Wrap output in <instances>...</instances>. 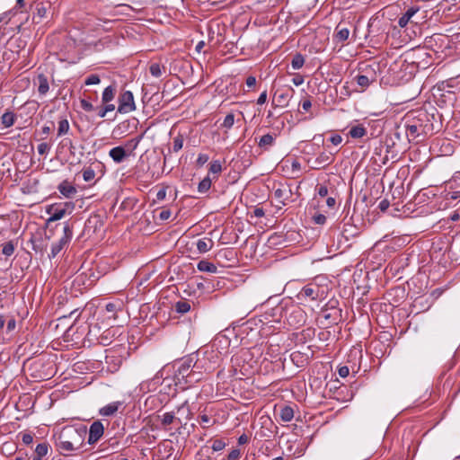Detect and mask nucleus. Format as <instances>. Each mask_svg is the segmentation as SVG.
<instances>
[{
  "instance_id": "obj_1",
  "label": "nucleus",
  "mask_w": 460,
  "mask_h": 460,
  "mask_svg": "<svg viewBox=\"0 0 460 460\" xmlns=\"http://www.w3.org/2000/svg\"><path fill=\"white\" fill-rule=\"evenodd\" d=\"M84 438L81 432L76 429H65L58 438L57 447L61 454L78 450L82 447Z\"/></svg>"
},
{
  "instance_id": "obj_34",
  "label": "nucleus",
  "mask_w": 460,
  "mask_h": 460,
  "mask_svg": "<svg viewBox=\"0 0 460 460\" xmlns=\"http://www.w3.org/2000/svg\"><path fill=\"white\" fill-rule=\"evenodd\" d=\"M305 64V58L302 54L300 53H296L293 58H292V61H291V66L293 67V69H300Z\"/></svg>"
},
{
  "instance_id": "obj_21",
  "label": "nucleus",
  "mask_w": 460,
  "mask_h": 460,
  "mask_svg": "<svg viewBox=\"0 0 460 460\" xmlns=\"http://www.w3.org/2000/svg\"><path fill=\"white\" fill-rule=\"evenodd\" d=\"M275 140H276V136L270 134V133L265 134L260 138V140L258 142V146L264 151H268V150H270V148L271 146H274Z\"/></svg>"
},
{
  "instance_id": "obj_10",
  "label": "nucleus",
  "mask_w": 460,
  "mask_h": 460,
  "mask_svg": "<svg viewBox=\"0 0 460 460\" xmlns=\"http://www.w3.org/2000/svg\"><path fill=\"white\" fill-rule=\"evenodd\" d=\"M199 352L201 357L204 358L212 371H214L219 366L221 361V352H219L217 349L211 347Z\"/></svg>"
},
{
  "instance_id": "obj_52",
  "label": "nucleus",
  "mask_w": 460,
  "mask_h": 460,
  "mask_svg": "<svg viewBox=\"0 0 460 460\" xmlns=\"http://www.w3.org/2000/svg\"><path fill=\"white\" fill-rule=\"evenodd\" d=\"M6 332H12L15 328H16V320L13 318V317H11L7 322H6Z\"/></svg>"
},
{
  "instance_id": "obj_14",
  "label": "nucleus",
  "mask_w": 460,
  "mask_h": 460,
  "mask_svg": "<svg viewBox=\"0 0 460 460\" xmlns=\"http://www.w3.org/2000/svg\"><path fill=\"white\" fill-rule=\"evenodd\" d=\"M333 154L323 152L314 160L312 168L314 170H320L330 165L333 162Z\"/></svg>"
},
{
  "instance_id": "obj_11",
  "label": "nucleus",
  "mask_w": 460,
  "mask_h": 460,
  "mask_svg": "<svg viewBox=\"0 0 460 460\" xmlns=\"http://www.w3.org/2000/svg\"><path fill=\"white\" fill-rule=\"evenodd\" d=\"M54 7L49 1H41L36 4V13L33 15V21L37 23L42 22L49 14L53 15Z\"/></svg>"
},
{
  "instance_id": "obj_58",
  "label": "nucleus",
  "mask_w": 460,
  "mask_h": 460,
  "mask_svg": "<svg viewBox=\"0 0 460 460\" xmlns=\"http://www.w3.org/2000/svg\"><path fill=\"white\" fill-rule=\"evenodd\" d=\"M22 440L25 445H30L33 441V437L30 433H23L22 436Z\"/></svg>"
},
{
  "instance_id": "obj_41",
  "label": "nucleus",
  "mask_w": 460,
  "mask_h": 460,
  "mask_svg": "<svg viewBox=\"0 0 460 460\" xmlns=\"http://www.w3.org/2000/svg\"><path fill=\"white\" fill-rule=\"evenodd\" d=\"M83 178L85 181H91L95 177V172L91 167H87L83 170Z\"/></svg>"
},
{
  "instance_id": "obj_15",
  "label": "nucleus",
  "mask_w": 460,
  "mask_h": 460,
  "mask_svg": "<svg viewBox=\"0 0 460 460\" xmlns=\"http://www.w3.org/2000/svg\"><path fill=\"white\" fill-rule=\"evenodd\" d=\"M357 84L361 88V91L366 90L372 83L376 81V75L373 70L369 71L367 75H358L354 77Z\"/></svg>"
},
{
  "instance_id": "obj_36",
  "label": "nucleus",
  "mask_w": 460,
  "mask_h": 460,
  "mask_svg": "<svg viewBox=\"0 0 460 460\" xmlns=\"http://www.w3.org/2000/svg\"><path fill=\"white\" fill-rule=\"evenodd\" d=\"M69 122L66 119H60L58 121V136H63L69 130Z\"/></svg>"
},
{
  "instance_id": "obj_54",
  "label": "nucleus",
  "mask_w": 460,
  "mask_h": 460,
  "mask_svg": "<svg viewBox=\"0 0 460 460\" xmlns=\"http://www.w3.org/2000/svg\"><path fill=\"white\" fill-rule=\"evenodd\" d=\"M313 219L314 222L317 225H323L326 222V217L323 214L314 215Z\"/></svg>"
},
{
  "instance_id": "obj_12",
  "label": "nucleus",
  "mask_w": 460,
  "mask_h": 460,
  "mask_svg": "<svg viewBox=\"0 0 460 460\" xmlns=\"http://www.w3.org/2000/svg\"><path fill=\"white\" fill-rule=\"evenodd\" d=\"M420 121L421 119H418L417 120L413 119L411 122L407 123L406 133L409 137L414 139L420 135H426L428 133L427 128H429V125L423 124Z\"/></svg>"
},
{
  "instance_id": "obj_47",
  "label": "nucleus",
  "mask_w": 460,
  "mask_h": 460,
  "mask_svg": "<svg viewBox=\"0 0 460 460\" xmlns=\"http://www.w3.org/2000/svg\"><path fill=\"white\" fill-rule=\"evenodd\" d=\"M226 447V443L221 439L214 440L212 444V449L214 451H220Z\"/></svg>"
},
{
  "instance_id": "obj_9",
  "label": "nucleus",
  "mask_w": 460,
  "mask_h": 460,
  "mask_svg": "<svg viewBox=\"0 0 460 460\" xmlns=\"http://www.w3.org/2000/svg\"><path fill=\"white\" fill-rule=\"evenodd\" d=\"M136 110L133 93L130 91H125L119 97L118 112L121 114L129 113Z\"/></svg>"
},
{
  "instance_id": "obj_48",
  "label": "nucleus",
  "mask_w": 460,
  "mask_h": 460,
  "mask_svg": "<svg viewBox=\"0 0 460 460\" xmlns=\"http://www.w3.org/2000/svg\"><path fill=\"white\" fill-rule=\"evenodd\" d=\"M80 105H81V108L85 111H93L94 110L93 105L90 102H88L84 99H82L80 101Z\"/></svg>"
},
{
  "instance_id": "obj_31",
  "label": "nucleus",
  "mask_w": 460,
  "mask_h": 460,
  "mask_svg": "<svg viewBox=\"0 0 460 460\" xmlns=\"http://www.w3.org/2000/svg\"><path fill=\"white\" fill-rule=\"evenodd\" d=\"M115 97V89L113 86L109 85L107 86L102 94V103H108L111 102Z\"/></svg>"
},
{
  "instance_id": "obj_24",
  "label": "nucleus",
  "mask_w": 460,
  "mask_h": 460,
  "mask_svg": "<svg viewBox=\"0 0 460 460\" xmlns=\"http://www.w3.org/2000/svg\"><path fill=\"white\" fill-rule=\"evenodd\" d=\"M213 245V240L207 237L199 239L196 243L197 249L200 253L208 252L212 249Z\"/></svg>"
},
{
  "instance_id": "obj_35",
  "label": "nucleus",
  "mask_w": 460,
  "mask_h": 460,
  "mask_svg": "<svg viewBox=\"0 0 460 460\" xmlns=\"http://www.w3.org/2000/svg\"><path fill=\"white\" fill-rule=\"evenodd\" d=\"M193 356H195V359L199 364L200 367L205 372V374H209V373L213 372L212 369L209 367V366L207 364L204 358L201 357L199 352L193 353Z\"/></svg>"
},
{
  "instance_id": "obj_64",
  "label": "nucleus",
  "mask_w": 460,
  "mask_h": 460,
  "mask_svg": "<svg viewBox=\"0 0 460 460\" xmlns=\"http://www.w3.org/2000/svg\"><path fill=\"white\" fill-rule=\"evenodd\" d=\"M105 309H106L107 312L114 314L116 312L117 305L114 303H108L105 305Z\"/></svg>"
},
{
  "instance_id": "obj_63",
  "label": "nucleus",
  "mask_w": 460,
  "mask_h": 460,
  "mask_svg": "<svg viewBox=\"0 0 460 460\" xmlns=\"http://www.w3.org/2000/svg\"><path fill=\"white\" fill-rule=\"evenodd\" d=\"M301 106H302V109L305 111H308L310 110V108L312 107V102L310 101V99H305L302 102H301Z\"/></svg>"
},
{
  "instance_id": "obj_53",
  "label": "nucleus",
  "mask_w": 460,
  "mask_h": 460,
  "mask_svg": "<svg viewBox=\"0 0 460 460\" xmlns=\"http://www.w3.org/2000/svg\"><path fill=\"white\" fill-rule=\"evenodd\" d=\"M166 191H167V187H164V188L160 189L156 193V199L154 202L164 200L166 197Z\"/></svg>"
},
{
  "instance_id": "obj_43",
  "label": "nucleus",
  "mask_w": 460,
  "mask_h": 460,
  "mask_svg": "<svg viewBox=\"0 0 460 460\" xmlns=\"http://www.w3.org/2000/svg\"><path fill=\"white\" fill-rule=\"evenodd\" d=\"M14 252V245L12 242L5 243L3 246L2 252L5 256H11Z\"/></svg>"
},
{
  "instance_id": "obj_61",
  "label": "nucleus",
  "mask_w": 460,
  "mask_h": 460,
  "mask_svg": "<svg viewBox=\"0 0 460 460\" xmlns=\"http://www.w3.org/2000/svg\"><path fill=\"white\" fill-rule=\"evenodd\" d=\"M267 102V91L264 90L259 96V98L257 99V104L258 105H262L264 104L265 102Z\"/></svg>"
},
{
  "instance_id": "obj_20",
  "label": "nucleus",
  "mask_w": 460,
  "mask_h": 460,
  "mask_svg": "<svg viewBox=\"0 0 460 460\" xmlns=\"http://www.w3.org/2000/svg\"><path fill=\"white\" fill-rule=\"evenodd\" d=\"M58 191L66 198H71L76 193V189L67 181H63L58 186Z\"/></svg>"
},
{
  "instance_id": "obj_8",
  "label": "nucleus",
  "mask_w": 460,
  "mask_h": 460,
  "mask_svg": "<svg viewBox=\"0 0 460 460\" xmlns=\"http://www.w3.org/2000/svg\"><path fill=\"white\" fill-rule=\"evenodd\" d=\"M274 198L281 203L283 206L287 204L288 201L291 200L293 193L291 190V186L287 182H279L274 185L273 190Z\"/></svg>"
},
{
  "instance_id": "obj_37",
  "label": "nucleus",
  "mask_w": 460,
  "mask_h": 460,
  "mask_svg": "<svg viewBox=\"0 0 460 460\" xmlns=\"http://www.w3.org/2000/svg\"><path fill=\"white\" fill-rule=\"evenodd\" d=\"M49 452V444L46 442L40 443L35 448V455L40 457H44Z\"/></svg>"
},
{
  "instance_id": "obj_23",
  "label": "nucleus",
  "mask_w": 460,
  "mask_h": 460,
  "mask_svg": "<svg viewBox=\"0 0 460 460\" xmlns=\"http://www.w3.org/2000/svg\"><path fill=\"white\" fill-rule=\"evenodd\" d=\"M38 82V93L40 96H44L49 90V84L47 76L44 74H39L37 75Z\"/></svg>"
},
{
  "instance_id": "obj_32",
  "label": "nucleus",
  "mask_w": 460,
  "mask_h": 460,
  "mask_svg": "<svg viewBox=\"0 0 460 460\" xmlns=\"http://www.w3.org/2000/svg\"><path fill=\"white\" fill-rule=\"evenodd\" d=\"M174 420H176V417L172 411L165 412L161 416V424L164 429L171 425ZM177 420L181 422L179 419H177Z\"/></svg>"
},
{
  "instance_id": "obj_25",
  "label": "nucleus",
  "mask_w": 460,
  "mask_h": 460,
  "mask_svg": "<svg viewBox=\"0 0 460 460\" xmlns=\"http://www.w3.org/2000/svg\"><path fill=\"white\" fill-rule=\"evenodd\" d=\"M367 132V128L362 124H357L349 128V136L352 138H362Z\"/></svg>"
},
{
  "instance_id": "obj_28",
  "label": "nucleus",
  "mask_w": 460,
  "mask_h": 460,
  "mask_svg": "<svg viewBox=\"0 0 460 460\" xmlns=\"http://www.w3.org/2000/svg\"><path fill=\"white\" fill-rule=\"evenodd\" d=\"M197 268L201 272L216 273L217 270V268L214 263L209 262L206 260L199 261Z\"/></svg>"
},
{
  "instance_id": "obj_16",
  "label": "nucleus",
  "mask_w": 460,
  "mask_h": 460,
  "mask_svg": "<svg viewBox=\"0 0 460 460\" xmlns=\"http://www.w3.org/2000/svg\"><path fill=\"white\" fill-rule=\"evenodd\" d=\"M190 358H191V367L192 368V376H190V382H193V384H196L199 381H201L205 377V372L200 367L199 364L195 359V356L193 354L190 355Z\"/></svg>"
},
{
  "instance_id": "obj_55",
  "label": "nucleus",
  "mask_w": 460,
  "mask_h": 460,
  "mask_svg": "<svg viewBox=\"0 0 460 460\" xmlns=\"http://www.w3.org/2000/svg\"><path fill=\"white\" fill-rule=\"evenodd\" d=\"M209 157L207 154H199L197 158V164L199 165H203L208 161Z\"/></svg>"
},
{
  "instance_id": "obj_38",
  "label": "nucleus",
  "mask_w": 460,
  "mask_h": 460,
  "mask_svg": "<svg viewBox=\"0 0 460 460\" xmlns=\"http://www.w3.org/2000/svg\"><path fill=\"white\" fill-rule=\"evenodd\" d=\"M211 187V180L209 177H205L198 186V190L200 193L207 192Z\"/></svg>"
},
{
  "instance_id": "obj_27",
  "label": "nucleus",
  "mask_w": 460,
  "mask_h": 460,
  "mask_svg": "<svg viewBox=\"0 0 460 460\" xmlns=\"http://www.w3.org/2000/svg\"><path fill=\"white\" fill-rule=\"evenodd\" d=\"M280 420L284 422L291 421L294 418V410L291 406L285 405L279 410Z\"/></svg>"
},
{
  "instance_id": "obj_3",
  "label": "nucleus",
  "mask_w": 460,
  "mask_h": 460,
  "mask_svg": "<svg viewBox=\"0 0 460 460\" xmlns=\"http://www.w3.org/2000/svg\"><path fill=\"white\" fill-rule=\"evenodd\" d=\"M284 314H287L285 306L278 305L260 315L258 321L261 323L262 329L276 328L275 324L281 323Z\"/></svg>"
},
{
  "instance_id": "obj_6",
  "label": "nucleus",
  "mask_w": 460,
  "mask_h": 460,
  "mask_svg": "<svg viewBox=\"0 0 460 460\" xmlns=\"http://www.w3.org/2000/svg\"><path fill=\"white\" fill-rule=\"evenodd\" d=\"M294 93L295 90L291 86L278 88L273 94L272 105L279 108L287 107Z\"/></svg>"
},
{
  "instance_id": "obj_42",
  "label": "nucleus",
  "mask_w": 460,
  "mask_h": 460,
  "mask_svg": "<svg viewBox=\"0 0 460 460\" xmlns=\"http://www.w3.org/2000/svg\"><path fill=\"white\" fill-rule=\"evenodd\" d=\"M234 123V116L233 113H229L226 116V118L222 123V127L229 129L233 127Z\"/></svg>"
},
{
  "instance_id": "obj_7",
  "label": "nucleus",
  "mask_w": 460,
  "mask_h": 460,
  "mask_svg": "<svg viewBox=\"0 0 460 460\" xmlns=\"http://www.w3.org/2000/svg\"><path fill=\"white\" fill-rule=\"evenodd\" d=\"M63 232L64 234L58 240V242L51 245V252L49 254V258H55L62 251L65 245H66L71 241L73 237V230L68 224L64 226Z\"/></svg>"
},
{
  "instance_id": "obj_50",
  "label": "nucleus",
  "mask_w": 460,
  "mask_h": 460,
  "mask_svg": "<svg viewBox=\"0 0 460 460\" xmlns=\"http://www.w3.org/2000/svg\"><path fill=\"white\" fill-rule=\"evenodd\" d=\"M241 457V451L239 449H233L227 456L226 460H239Z\"/></svg>"
},
{
  "instance_id": "obj_4",
  "label": "nucleus",
  "mask_w": 460,
  "mask_h": 460,
  "mask_svg": "<svg viewBox=\"0 0 460 460\" xmlns=\"http://www.w3.org/2000/svg\"><path fill=\"white\" fill-rule=\"evenodd\" d=\"M75 209V204L70 201L53 203L46 208V213L49 216L48 221L54 222L62 219L66 215H70Z\"/></svg>"
},
{
  "instance_id": "obj_56",
  "label": "nucleus",
  "mask_w": 460,
  "mask_h": 460,
  "mask_svg": "<svg viewBox=\"0 0 460 460\" xmlns=\"http://www.w3.org/2000/svg\"><path fill=\"white\" fill-rule=\"evenodd\" d=\"M330 142L334 145V146H338L340 145L341 142H342V137L341 136L338 135V134H335V135H332L331 137H330Z\"/></svg>"
},
{
  "instance_id": "obj_29",
  "label": "nucleus",
  "mask_w": 460,
  "mask_h": 460,
  "mask_svg": "<svg viewBox=\"0 0 460 460\" xmlns=\"http://www.w3.org/2000/svg\"><path fill=\"white\" fill-rule=\"evenodd\" d=\"M418 12V9L417 8H410L406 11V13L399 18L398 20V25L401 27V28H404L409 21L411 20V18Z\"/></svg>"
},
{
  "instance_id": "obj_30",
  "label": "nucleus",
  "mask_w": 460,
  "mask_h": 460,
  "mask_svg": "<svg viewBox=\"0 0 460 460\" xmlns=\"http://www.w3.org/2000/svg\"><path fill=\"white\" fill-rule=\"evenodd\" d=\"M15 114L12 111H5L1 117V123L4 128L12 127L15 122Z\"/></svg>"
},
{
  "instance_id": "obj_13",
  "label": "nucleus",
  "mask_w": 460,
  "mask_h": 460,
  "mask_svg": "<svg viewBox=\"0 0 460 460\" xmlns=\"http://www.w3.org/2000/svg\"><path fill=\"white\" fill-rule=\"evenodd\" d=\"M104 427L100 420L93 421L89 429L88 443H96L103 435Z\"/></svg>"
},
{
  "instance_id": "obj_18",
  "label": "nucleus",
  "mask_w": 460,
  "mask_h": 460,
  "mask_svg": "<svg viewBox=\"0 0 460 460\" xmlns=\"http://www.w3.org/2000/svg\"><path fill=\"white\" fill-rule=\"evenodd\" d=\"M110 157L116 164L122 163L129 155L126 152L125 148L121 146L113 147L109 152Z\"/></svg>"
},
{
  "instance_id": "obj_62",
  "label": "nucleus",
  "mask_w": 460,
  "mask_h": 460,
  "mask_svg": "<svg viewBox=\"0 0 460 460\" xmlns=\"http://www.w3.org/2000/svg\"><path fill=\"white\" fill-rule=\"evenodd\" d=\"M246 85L249 87V88H252V87H254L255 84H256V77L253 76V75H249L247 78H246Z\"/></svg>"
},
{
  "instance_id": "obj_2",
  "label": "nucleus",
  "mask_w": 460,
  "mask_h": 460,
  "mask_svg": "<svg viewBox=\"0 0 460 460\" xmlns=\"http://www.w3.org/2000/svg\"><path fill=\"white\" fill-rule=\"evenodd\" d=\"M191 358L190 355L177 360L173 364L174 368V381L175 385L180 386L181 389H185L193 385V382H190V376H192Z\"/></svg>"
},
{
  "instance_id": "obj_51",
  "label": "nucleus",
  "mask_w": 460,
  "mask_h": 460,
  "mask_svg": "<svg viewBox=\"0 0 460 460\" xmlns=\"http://www.w3.org/2000/svg\"><path fill=\"white\" fill-rule=\"evenodd\" d=\"M172 215V212L169 208H164L160 213H159V216H158V218L161 220V221H165L167 219L170 218Z\"/></svg>"
},
{
  "instance_id": "obj_60",
  "label": "nucleus",
  "mask_w": 460,
  "mask_h": 460,
  "mask_svg": "<svg viewBox=\"0 0 460 460\" xmlns=\"http://www.w3.org/2000/svg\"><path fill=\"white\" fill-rule=\"evenodd\" d=\"M390 206V202L387 200V199H383L379 202L378 204V208L382 211V212H385L387 210V208H389Z\"/></svg>"
},
{
  "instance_id": "obj_22",
  "label": "nucleus",
  "mask_w": 460,
  "mask_h": 460,
  "mask_svg": "<svg viewBox=\"0 0 460 460\" xmlns=\"http://www.w3.org/2000/svg\"><path fill=\"white\" fill-rule=\"evenodd\" d=\"M305 314L300 308H294L288 318L290 325L301 324L304 322Z\"/></svg>"
},
{
  "instance_id": "obj_33",
  "label": "nucleus",
  "mask_w": 460,
  "mask_h": 460,
  "mask_svg": "<svg viewBox=\"0 0 460 460\" xmlns=\"http://www.w3.org/2000/svg\"><path fill=\"white\" fill-rule=\"evenodd\" d=\"M175 311L179 314H186L190 310V304L187 300H180L174 305Z\"/></svg>"
},
{
  "instance_id": "obj_49",
  "label": "nucleus",
  "mask_w": 460,
  "mask_h": 460,
  "mask_svg": "<svg viewBox=\"0 0 460 460\" xmlns=\"http://www.w3.org/2000/svg\"><path fill=\"white\" fill-rule=\"evenodd\" d=\"M38 152L40 155H45L48 154L50 150V146L48 143H40L38 145Z\"/></svg>"
},
{
  "instance_id": "obj_59",
  "label": "nucleus",
  "mask_w": 460,
  "mask_h": 460,
  "mask_svg": "<svg viewBox=\"0 0 460 460\" xmlns=\"http://www.w3.org/2000/svg\"><path fill=\"white\" fill-rule=\"evenodd\" d=\"M338 374L341 377H346L349 374V369L347 366H342L339 367Z\"/></svg>"
},
{
  "instance_id": "obj_39",
  "label": "nucleus",
  "mask_w": 460,
  "mask_h": 460,
  "mask_svg": "<svg viewBox=\"0 0 460 460\" xmlns=\"http://www.w3.org/2000/svg\"><path fill=\"white\" fill-rule=\"evenodd\" d=\"M198 420L202 424L203 429H208L211 426H213L216 422V420H211V418L208 417L207 414H201L199 416Z\"/></svg>"
},
{
  "instance_id": "obj_57",
  "label": "nucleus",
  "mask_w": 460,
  "mask_h": 460,
  "mask_svg": "<svg viewBox=\"0 0 460 460\" xmlns=\"http://www.w3.org/2000/svg\"><path fill=\"white\" fill-rule=\"evenodd\" d=\"M317 193L320 197L324 198L328 195V188L325 185H320L317 188Z\"/></svg>"
},
{
  "instance_id": "obj_44",
  "label": "nucleus",
  "mask_w": 460,
  "mask_h": 460,
  "mask_svg": "<svg viewBox=\"0 0 460 460\" xmlns=\"http://www.w3.org/2000/svg\"><path fill=\"white\" fill-rule=\"evenodd\" d=\"M222 171V164L220 161H213L210 163L209 165V172L212 173H219Z\"/></svg>"
},
{
  "instance_id": "obj_45",
  "label": "nucleus",
  "mask_w": 460,
  "mask_h": 460,
  "mask_svg": "<svg viewBox=\"0 0 460 460\" xmlns=\"http://www.w3.org/2000/svg\"><path fill=\"white\" fill-rule=\"evenodd\" d=\"M100 82H101V79H100L99 75L93 74V75H90L89 76H87L84 83L86 85H93V84H98Z\"/></svg>"
},
{
  "instance_id": "obj_40",
  "label": "nucleus",
  "mask_w": 460,
  "mask_h": 460,
  "mask_svg": "<svg viewBox=\"0 0 460 460\" xmlns=\"http://www.w3.org/2000/svg\"><path fill=\"white\" fill-rule=\"evenodd\" d=\"M164 69L158 63L152 64L149 68L151 75L155 77L161 76Z\"/></svg>"
},
{
  "instance_id": "obj_5",
  "label": "nucleus",
  "mask_w": 460,
  "mask_h": 460,
  "mask_svg": "<svg viewBox=\"0 0 460 460\" xmlns=\"http://www.w3.org/2000/svg\"><path fill=\"white\" fill-rule=\"evenodd\" d=\"M299 300H322L325 297L324 289L315 282L305 285L297 294Z\"/></svg>"
},
{
  "instance_id": "obj_26",
  "label": "nucleus",
  "mask_w": 460,
  "mask_h": 460,
  "mask_svg": "<svg viewBox=\"0 0 460 460\" xmlns=\"http://www.w3.org/2000/svg\"><path fill=\"white\" fill-rule=\"evenodd\" d=\"M38 184L39 181L37 179H29L22 182V190L26 194L36 192Z\"/></svg>"
},
{
  "instance_id": "obj_46",
  "label": "nucleus",
  "mask_w": 460,
  "mask_h": 460,
  "mask_svg": "<svg viewBox=\"0 0 460 460\" xmlns=\"http://www.w3.org/2000/svg\"><path fill=\"white\" fill-rule=\"evenodd\" d=\"M183 146V139L181 137H177L173 139L172 143V150L174 152H178L182 148Z\"/></svg>"
},
{
  "instance_id": "obj_17",
  "label": "nucleus",
  "mask_w": 460,
  "mask_h": 460,
  "mask_svg": "<svg viewBox=\"0 0 460 460\" xmlns=\"http://www.w3.org/2000/svg\"><path fill=\"white\" fill-rule=\"evenodd\" d=\"M123 405V402H119V401H117V402H112L103 407H102L100 410H99V414L101 416H103V417H111V416H113L117 413V411H119V409L120 407H122Z\"/></svg>"
},
{
  "instance_id": "obj_19",
  "label": "nucleus",
  "mask_w": 460,
  "mask_h": 460,
  "mask_svg": "<svg viewBox=\"0 0 460 460\" xmlns=\"http://www.w3.org/2000/svg\"><path fill=\"white\" fill-rule=\"evenodd\" d=\"M349 29L347 27H343L341 23H339L335 28V32L333 35L334 40L337 42H344L349 39Z\"/></svg>"
}]
</instances>
